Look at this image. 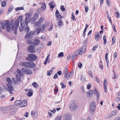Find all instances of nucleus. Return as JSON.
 Masks as SVG:
<instances>
[{
    "label": "nucleus",
    "instance_id": "40",
    "mask_svg": "<svg viewBox=\"0 0 120 120\" xmlns=\"http://www.w3.org/2000/svg\"><path fill=\"white\" fill-rule=\"evenodd\" d=\"M68 68L66 66L65 67L64 71L65 74H68Z\"/></svg>",
    "mask_w": 120,
    "mask_h": 120
},
{
    "label": "nucleus",
    "instance_id": "33",
    "mask_svg": "<svg viewBox=\"0 0 120 120\" xmlns=\"http://www.w3.org/2000/svg\"><path fill=\"white\" fill-rule=\"evenodd\" d=\"M98 33H97L96 35H95V40L97 41H98L99 40V38L98 36Z\"/></svg>",
    "mask_w": 120,
    "mask_h": 120
},
{
    "label": "nucleus",
    "instance_id": "51",
    "mask_svg": "<svg viewBox=\"0 0 120 120\" xmlns=\"http://www.w3.org/2000/svg\"><path fill=\"white\" fill-rule=\"evenodd\" d=\"M60 84L62 86V88L63 89H64L66 87V85H64L63 83H62L61 82L60 83Z\"/></svg>",
    "mask_w": 120,
    "mask_h": 120
},
{
    "label": "nucleus",
    "instance_id": "56",
    "mask_svg": "<svg viewBox=\"0 0 120 120\" xmlns=\"http://www.w3.org/2000/svg\"><path fill=\"white\" fill-rule=\"evenodd\" d=\"M106 2L108 6L110 4V0H106Z\"/></svg>",
    "mask_w": 120,
    "mask_h": 120
},
{
    "label": "nucleus",
    "instance_id": "25",
    "mask_svg": "<svg viewBox=\"0 0 120 120\" xmlns=\"http://www.w3.org/2000/svg\"><path fill=\"white\" fill-rule=\"evenodd\" d=\"M29 18H26L25 21V23L24 24L26 25V26H27L29 22L30 21V20H29Z\"/></svg>",
    "mask_w": 120,
    "mask_h": 120
},
{
    "label": "nucleus",
    "instance_id": "58",
    "mask_svg": "<svg viewBox=\"0 0 120 120\" xmlns=\"http://www.w3.org/2000/svg\"><path fill=\"white\" fill-rule=\"evenodd\" d=\"M115 15L116 16V17H117L118 18H119V14L118 12V11H116L115 13Z\"/></svg>",
    "mask_w": 120,
    "mask_h": 120
},
{
    "label": "nucleus",
    "instance_id": "11",
    "mask_svg": "<svg viewBox=\"0 0 120 120\" xmlns=\"http://www.w3.org/2000/svg\"><path fill=\"white\" fill-rule=\"evenodd\" d=\"M5 22L6 24V29L8 32H9L10 31V28H11L12 26L10 24H9V21L6 20L5 21Z\"/></svg>",
    "mask_w": 120,
    "mask_h": 120
},
{
    "label": "nucleus",
    "instance_id": "5",
    "mask_svg": "<svg viewBox=\"0 0 120 120\" xmlns=\"http://www.w3.org/2000/svg\"><path fill=\"white\" fill-rule=\"evenodd\" d=\"M95 103L94 101H92L91 103L90 106V110L91 113H93L95 109Z\"/></svg>",
    "mask_w": 120,
    "mask_h": 120
},
{
    "label": "nucleus",
    "instance_id": "21",
    "mask_svg": "<svg viewBox=\"0 0 120 120\" xmlns=\"http://www.w3.org/2000/svg\"><path fill=\"white\" fill-rule=\"evenodd\" d=\"M32 71L31 70L29 69H26L25 74H27L31 75L32 74Z\"/></svg>",
    "mask_w": 120,
    "mask_h": 120
},
{
    "label": "nucleus",
    "instance_id": "55",
    "mask_svg": "<svg viewBox=\"0 0 120 120\" xmlns=\"http://www.w3.org/2000/svg\"><path fill=\"white\" fill-rule=\"evenodd\" d=\"M25 15L26 16V18H30V15L29 14L26 13L25 14Z\"/></svg>",
    "mask_w": 120,
    "mask_h": 120
},
{
    "label": "nucleus",
    "instance_id": "43",
    "mask_svg": "<svg viewBox=\"0 0 120 120\" xmlns=\"http://www.w3.org/2000/svg\"><path fill=\"white\" fill-rule=\"evenodd\" d=\"M60 9L61 10L63 11H64L65 10V8L63 5H62L60 6Z\"/></svg>",
    "mask_w": 120,
    "mask_h": 120
},
{
    "label": "nucleus",
    "instance_id": "59",
    "mask_svg": "<svg viewBox=\"0 0 120 120\" xmlns=\"http://www.w3.org/2000/svg\"><path fill=\"white\" fill-rule=\"evenodd\" d=\"M41 8L44 10L46 9V4L45 3H44L43 5L41 7Z\"/></svg>",
    "mask_w": 120,
    "mask_h": 120
},
{
    "label": "nucleus",
    "instance_id": "28",
    "mask_svg": "<svg viewBox=\"0 0 120 120\" xmlns=\"http://www.w3.org/2000/svg\"><path fill=\"white\" fill-rule=\"evenodd\" d=\"M39 16L38 14V13H36L34 14L33 17H34L36 19H38L39 18Z\"/></svg>",
    "mask_w": 120,
    "mask_h": 120
},
{
    "label": "nucleus",
    "instance_id": "26",
    "mask_svg": "<svg viewBox=\"0 0 120 120\" xmlns=\"http://www.w3.org/2000/svg\"><path fill=\"white\" fill-rule=\"evenodd\" d=\"M21 102V101L18 100L16 101L15 102V104L16 105L18 106L19 105Z\"/></svg>",
    "mask_w": 120,
    "mask_h": 120
},
{
    "label": "nucleus",
    "instance_id": "7",
    "mask_svg": "<svg viewBox=\"0 0 120 120\" xmlns=\"http://www.w3.org/2000/svg\"><path fill=\"white\" fill-rule=\"evenodd\" d=\"M34 35V32L33 31H30L28 34L27 33H26V35L25 36V39H27L30 38H32Z\"/></svg>",
    "mask_w": 120,
    "mask_h": 120
},
{
    "label": "nucleus",
    "instance_id": "50",
    "mask_svg": "<svg viewBox=\"0 0 120 120\" xmlns=\"http://www.w3.org/2000/svg\"><path fill=\"white\" fill-rule=\"evenodd\" d=\"M98 45H96L94 46L92 49V50H93L94 52L98 48Z\"/></svg>",
    "mask_w": 120,
    "mask_h": 120
},
{
    "label": "nucleus",
    "instance_id": "2",
    "mask_svg": "<svg viewBox=\"0 0 120 120\" xmlns=\"http://www.w3.org/2000/svg\"><path fill=\"white\" fill-rule=\"evenodd\" d=\"M7 86L8 88L6 86H5L4 87V88L6 90V91L9 92L11 94H13V91L14 90V88L10 84H7Z\"/></svg>",
    "mask_w": 120,
    "mask_h": 120
},
{
    "label": "nucleus",
    "instance_id": "8",
    "mask_svg": "<svg viewBox=\"0 0 120 120\" xmlns=\"http://www.w3.org/2000/svg\"><path fill=\"white\" fill-rule=\"evenodd\" d=\"M34 45H31L29 46L27 49L28 52L31 53H34L35 52L34 48Z\"/></svg>",
    "mask_w": 120,
    "mask_h": 120
},
{
    "label": "nucleus",
    "instance_id": "20",
    "mask_svg": "<svg viewBox=\"0 0 120 120\" xmlns=\"http://www.w3.org/2000/svg\"><path fill=\"white\" fill-rule=\"evenodd\" d=\"M15 77L19 82H20L21 81V76L19 75H16Z\"/></svg>",
    "mask_w": 120,
    "mask_h": 120
},
{
    "label": "nucleus",
    "instance_id": "64",
    "mask_svg": "<svg viewBox=\"0 0 120 120\" xmlns=\"http://www.w3.org/2000/svg\"><path fill=\"white\" fill-rule=\"evenodd\" d=\"M53 26V24H52V25L50 26V28H49L48 30L49 31H50L52 30Z\"/></svg>",
    "mask_w": 120,
    "mask_h": 120
},
{
    "label": "nucleus",
    "instance_id": "53",
    "mask_svg": "<svg viewBox=\"0 0 120 120\" xmlns=\"http://www.w3.org/2000/svg\"><path fill=\"white\" fill-rule=\"evenodd\" d=\"M0 110L4 111L6 109V108L5 107H0Z\"/></svg>",
    "mask_w": 120,
    "mask_h": 120
},
{
    "label": "nucleus",
    "instance_id": "54",
    "mask_svg": "<svg viewBox=\"0 0 120 120\" xmlns=\"http://www.w3.org/2000/svg\"><path fill=\"white\" fill-rule=\"evenodd\" d=\"M12 81L15 83H17L16 79L15 78H13L12 79Z\"/></svg>",
    "mask_w": 120,
    "mask_h": 120
},
{
    "label": "nucleus",
    "instance_id": "22",
    "mask_svg": "<svg viewBox=\"0 0 120 120\" xmlns=\"http://www.w3.org/2000/svg\"><path fill=\"white\" fill-rule=\"evenodd\" d=\"M0 24L1 25L2 28L3 29H5L6 27V23L4 22H1Z\"/></svg>",
    "mask_w": 120,
    "mask_h": 120
},
{
    "label": "nucleus",
    "instance_id": "48",
    "mask_svg": "<svg viewBox=\"0 0 120 120\" xmlns=\"http://www.w3.org/2000/svg\"><path fill=\"white\" fill-rule=\"evenodd\" d=\"M91 83H89L87 84V88L88 90H89L90 89V87H91Z\"/></svg>",
    "mask_w": 120,
    "mask_h": 120
},
{
    "label": "nucleus",
    "instance_id": "34",
    "mask_svg": "<svg viewBox=\"0 0 120 120\" xmlns=\"http://www.w3.org/2000/svg\"><path fill=\"white\" fill-rule=\"evenodd\" d=\"M41 24V22L39 21L35 22L34 23V24L37 26H40Z\"/></svg>",
    "mask_w": 120,
    "mask_h": 120
},
{
    "label": "nucleus",
    "instance_id": "15",
    "mask_svg": "<svg viewBox=\"0 0 120 120\" xmlns=\"http://www.w3.org/2000/svg\"><path fill=\"white\" fill-rule=\"evenodd\" d=\"M94 90H91L88 91L87 93V95L90 98L93 95Z\"/></svg>",
    "mask_w": 120,
    "mask_h": 120
},
{
    "label": "nucleus",
    "instance_id": "12",
    "mask_svg": "<svg viewBox=\"0 0 120 120\" xmlns=\"http://www.w3.org/2000/svg\"><path fill=\"white\" fill-rule=\"evenodd\" d=\"M12 20L10 22V25L11 26H12V27H11V30L12 31H14V32L15 34V35H16L17 34V30H15V29L14 27V23H13V22H12L11 21H12Z\"/></svg>",
    "mask_w": 120,
    "mask_h": 120
},
{
    "label": "nucleus",
    "instance_id": "63",
    "mask_svg": "<svg viewBox=\"0 0 120 120\" xmlns=\"http://www.w3.org/2000/svg\"><path fill=\"white\" fill-rule=\"evenodd\" d=\"M116 101L117 102H119L120 101V98L119 97H116Z\"/></svg>",
    "mask_w": 120,
    "mask_h": 120
},
{
    "label": "nucleus",
    "instance_id": "14",
    "mask_svg": "<svg viewBox=\"0 0 120 120\" xmlns=\"http://www.w3.org/2000/svg\"><path fill=\"white\" fill-rule=\"evenodd\" d=\"M27 105V102L25 100H23L21 101L20 103V106L21 107H23L26 106Z\"/></svg>",
    "mask_w": 120,
    "mask_h": 120
},
{
    "label": "nucleus",
    "instance_id": "30",
    "mask_svg": "<svg viewBox=\"0 0 120 120\" xmlns=\"http://www.w3.org/2000/svg\"><path fill=\"white\" fill-rule=\"evenodd\" d=\"M6 5V2L4 1H2L1 2V5L2 7H5Z\"/></svg>",
    "mask_w": 120,
    "mask_h": 120
},
{
    "label": "nucleus",
    "instance_id": "29",
    "mask_svg": "<svg viewBox=\"0 0 120 120\" xmlns=\"http://www.w3.org/2000/svg\"><path fill=\"white\" fill-rule=\"evenodd\" d=\"M45 27V25H41V27L40 28L42 32L44 30Z\"/></svg>",
    "mask_w": 120,
    "mask_h": 120
},
{
    "label": "nucleus",
    "instance_id": "47",
    "mask_svg": "<svg viewBox=\"0 0 120 120\" xmlns=\"http://www.w3.org/2000/svg\"><path fill=\"white\" fill-rule=\"evenodd\" d=\"M78 67L80 68H81L82 66V64L81 62L79 63L78 64Z\"/></svg>",
    "mask_w": 120,
    "mask_h": 120
},
{
    "label": "nucleus",
    "instance_id": "37",
    "mask_svg": "<svg viewBox=\"0 0 120 120\" xmlns=\"http://www.w3.org/2000/svg\"><path fill=\"white\" fill-rule=\"evenodd\" d=\"M71 73H70L68 74L67 76V77H66V79H69L70 78H71L72 75V74H71Z\"/></svg>",
    "mask_w": 120,
    "mask_h": 120
},
{
    "label": "nucleus",
    "instance_id": "19",
    "mask_svg": "<svg viewBox=\"0 0 120 120\" xmlns=\"http://www.w3.org/2000/svg\"><path fill=\"white\" fill-rule=\"evenodd\" d=\"M56 20L59 21L58 22L57 24L59 27H60L62 25H63L61 19H56Z\"/></svg>",
    "mask_w": 120,
    "mask_h": 120
},
{
    "label": "nucleus",
    "instance_id": "49",
    "mask_svg": "<svg viewBox=\"0 0 120 120\" xmlns=\"http://www.w3.org/2000/svg\"><path fill=\"white\" fill-rule=\"evenodd\" d=\"M27 27L26 26L25 27V30H26L27 31V33H28L30 30V28L29 26H28L27 25Z\"/></svg>",
    "mask_w": 120,
    "mask_h": 120
},
{
    "label": "nucleus",
    "instance_id": "62",
    "mask_svg": "<svg viewBox=\"0 0 120 120\" xmlns=\"http://www.w3.org/2000/svg\"><path fill=\"white\" fill-rule=\"evenodd\" d=\"M57 73L59 75H61L62 74V72L61 71H59L57 72Z\"/></svg>",
    "mask_w": 120,
    "mask_h": 120
},
{
    "label": "nucleus",
    "instance_id": "61",
    "mask_svg": "<svg viewBox=\"0 0 120 120\" xmlns=\"http://www.w3.org/2000/svg\"><path fill=\"white\" fill-rule=\"evenodd\" d=\"M28 95L29 96H31L33 95V93L31 92H29L28 93Z\"/></svg>",
    "mask_w": 120,
    "mask_h": 120
},
{
    "label": "nucleus",
    "instance_id": "6",
    "mask_svg": "<svg viewBox=\"0 0 120 120\" xmlns=\"http://www.w3.org/2000/svg\"><path fill=\"white\" fill-rule=\"evenodd\" d=\"M78 108V106L75 103H71L69 107V109L72 111H74Z\"/></svg>",
    "mask_w": 120,
    "mask_h": 120
},
{
    "label": "nucleus",
    "instance_id": "9",
    "mask_svg": "<svg viewBox=\"0 0 120 120\" xmlns=\"http://www.w3.org/2000/svg\"><path fill=\"white\" fill-rule=\"evenodd\" d=\"M64 120H71L72 118L70 113H66L63 116Z\"/></svg>",
    "mask_w": 120,
    "mask_h": 120
},
{
    "label": "nucleus",
    "instance_id": "52",
    "mask_svg": "<svg viewBox=\"0 0 120 120\" xmlns=\"http://www.w3.org/2000/svg\"><path fill=\"white\" fill-rule=\"evenodd\" d=\"M112 43L113 44H114L115 42V37H113L112 39Z\"/></svg>",
    "mask_w": 120,
    "mask_h": 120
},
{
    "label": "nucleus",
    "instance_id": "38",
    "mask_svg": "<svg viewBox=\"0 0 120 120\" xmlns=\"http://www.w3.org/2000/svg\"><path fill=\"white\" fill-rule=\"evenodd\" d=\"M7 81L9 83L8 84H10L11 82V79L9 77L6 78Z\"/></svg>",
    "mask_w": 120,
    "mask_h": 120
},
{
    "label": "nucleus",
    "instance_id": "16",
    "mask_svg": "<svg viewBox=\"0 0 120 120\" xmlns=\"http://www.w3.org/2000/svg\"><path fill=\"white\" fill-rule=\"evenodd\" d=\"M94 94H95L96 96H97V99L98 100L99 97V92L96 89H95V90L94 91Z\"/></svg>",
    "mask_w": 120,
    "mask_h": 120
},
{
    "label": "nucleus",
    "instance_id": "44",
    "mask_svg": "<svg viewBox=\"0 0 120 120\" xmlns=\"http://www.w3.org/2000/svg\"><path fill=\"white\" fill-rule=\"evenodd\" d=\"M13 7L12 6H11L9 8V10L8 11V12H10L12 10Z\"/></svg>",
    "mask_w": 120,
    "mask_h": 120
},
{
    "label": "nucleus",
    "instance_id": "4",
    "mask_svg": "<svg viewBox=\"0 0 120 120\" xmlns=\"http://www.w3.org/2000/svg\"><path fill=\"white\" fill-rule=\"evenodd\" d=\"M22 19V16H20L18 17L17 20H15V27L14 28L15 30H17V27H19V22L20 21V23H21Z\"/></svg>",
    "mask_w": 120,
    "mask_h": 120
},
{
    "label": "nucleus",
    "instance_id": "3",
    "mask_svg": "<svg viewBox=\"0 0 120 120\" xmlns=\"http://www.w3.org/2000/svg\"><path fill=\"white\" fill-rule=\"evenodd\" d=\"M37 58V56L35 54H30L28 55V57L26 58V59L27 61H31L35 60Z\"/></svg>",
    "mask_w": 120,
    "mask_h": 120
},
{
    "label": "nucleus",
    "instance_id": "36",
    "mask_svg": "<svg viewBox=\"0 0 120 120\" xmlns=\"http://www.w3.org/2000/svg\"><path fill=\"white\" fill-rule=\"evenodd\" d=\"M117 110H114L112 112L111 114L113 116L117 114Z\"/></svg>",
    "mask_w": 120,
    "mask_h": 120
},
{
    "label": "nucleus",
    "instance_id": "35",
    "mask_svg": "<svg viewBox=\"0 0 120 120\" xmlns=\"http://www.w3.org/2000/svg\"><path fill=\"white\" fill-rule=\"evenodd\" d=\"M77 56V54H75V53H74L72 56V60H73L76 57V56Z\"/></svg>",
    "mask_w": 120,
    "mask_h": 120
},
{
    "label": "nucleus",
    "instance_id": "46",
    "mask_svg": "<svg viewBox=\"0 0 120 120\" xmlns=\"http://www.w3.org/2000/svg\"><path fill=\"white\" fill-rule=\"evenodd\" d=\"M17 72L19 74L18 75H22V73L21 70L19 69H18L17 70Z\"/></svg>",
    "mask_w": 120,
    "mask_h": 120
},
{
    "label": "nucleus",
    "instance_id": "45",
    "mask_svg": "<svg viewBox=\"0 0 120 120\" xmlns=\"http://www.w3.org/2000/svg\"><path fill=\"white\" fill-rule=\"evenodd\" d=\"M64 56V54L63 52H61L59 53L58 55V56L59 57H63Z\"/></svg>",
    "mask_w": 120,
    "mask_h": 120
},
{
    "label": "nucleus",
    "instance_id": "27",
    "mask_svg": "<svg viewBox=\"0 0 120 120\" xmlns=\"http://www.w3.org/2000/svg\"><path fill=\"white\" fill-rule=\"evenodd\" d=\"M82 52L81 50L80 49L79 50H77L76 51L75 53L76 54H77V55L78 54L79 55H81L83 54V53H82Z\"/></svg>",
    "mask_w": 120,
    "mask_h": 120
},
{
    "label": "nucleus",
    "instance_id": "17",
    "mask_svg": "<svg viewBox=\"0 0 120 120\" xmlns=\"http://www.w3.org/2000/svg\"><path fill=\"white\" fill-rule=\"evenodd\" d=\"M25 25L24 24V23L21 22V26L19 27V31L21 32H22L23 30L25 29L24 27Z\"/></svg>",
    "mask_w": 120,
    "mask_h": 120
},
{
    "label": "nucleus",
    "instance_id": "1",
    "mask_svg": "<svg viewBox=\"0 0 120 120\" xmlns=\"http://www.w3.org/2000/svg\"><path fill=\"white\" fill-rule=\"evenodd\" d=\"M21 65L29 68H34L35 66V64L33 62L30 63L28 62L24 61L20 63Z\"/></svg>",
    "mask_w": 120,
    "mask_h": 120
},
{
    "label": "nucleus",
    "instance_id": "42",
    "mask_svg": "<svg viewBox=\"0 0 120 120\" xmlns=\"http://www.w3.org/2000/svg\"><path fill=\"white\" fill-rule=\"evenodd\" d=\"M52 70H49L47 72V75L48 76L50 75L51 74H52Z\"/></svg>",
    "mask_w": 120,
    "mask_h": 120
},
{
    "label": "nucleus",
    "instance_id": "13",
    "mask_svg": "<svg viewBox=\"0 0 120 120\" xmlns=\"http://www.w3.org/2000/svg\"><path fill=\"white\" fill-rule=\"evenodd\" d=\"M104 88L105 92H106L107 91V81L106 79H105L104 81Z\"/></svg>",
    "mask_w": 120,
    "mask_h": 120
},
{
    "label": "nucleus",
    "instance_id": "24",
    "mask_svg": "<svg viewBox=\"0 0 120 120\" xmlns=\"http://www.w3.org/2000/svg\"><path fill=\"white\" fill-rule=\"evenodd\" d=\"M32 40V38H28V40L27 41V43L29 44H32L33 42L31 41Z\"/></svg>",
    "mask_w": 120,
    "mask_h": 120
},
{
    "label": "nucleus",
    "instance_id": "31",
    "mask_svg": "<svg viewBox=\"0 0 120 120\" xmlns=\"http://www.w3.org/2000/svg\"><path fill=\"white\" fill-rule=\"evenodd\" d=\"M36 19L34 18V17H32L30 18V21L32 23H34Z\"/></svg>",
    "mask_w": 120,
    "mask_h": 120
},
{
    "label": "nucleus",
    "instance_id": "60",
    "mask_svg": "<svg viewBox=\"0 0 120 120\" xmlns=\"http://www.w3.org/2000/svg\"><path fill=\"white\" fill-rule=\"evenodd\" d=\"M26 68H23L22 69V71L23 72L25 73L26 72Z\"/></svg>",
    "mask_w": 120,
    "mask_h": 120
},
{
    "label": "nucleus",
    "instance_id": "57",
    "mask_svg": "<svg viewBox=\"0 0 120 120\" xmlns=\"http://www.w3.org/2000/svg\"><path fill=\"white\" fill-rule=\"evenodd\" d=\"M85 11L86 12H87L88 10V7L87 6H85Z\"/></svg>",
    "mask_w": 120,
    "mask_h": 120
},
{
    "label": "nucleus",
    "instance_id": "32",
    "mask_svg": "<svg viewBox=\"0 0 120 120\" xmlns=\"http://www.w3.org/2000/svg\"><path fill=\"white\" fill-rule=\"evenodd\" d=\"M24 8L23 7H20L16 8H15V10L16 11H18L20 10H24Z\"/></svg>",
    "mask_w": 120,
    "mask_h": 120
},
{
    "label": "nucleus",
    "instance_id": "18",
    "mask_svg": "<svg viewBox=\"0 0 120 120\" xmlns=\"http://www.w3.org/2000/svg\"><path fill=\"white\" fill-rule=\"evenodd\" d=\"M33 45L35 46L38 45L40 43V41L38 39H35L34 41Z\"/></svg>",
    "mask_w": 120,
    "mask_h": 120
},
{
    "label": "nucleus",
    "instance_id": "10",
    "mask_svg": "<svg viewBox=\"0 0 120 120\" xmlns=\"http://www.w3.org/2000/svg\"><path fill=\"white\" fill-rule=\"evenodd\" d=\"M55 15L57 19H62V16L57 10H56V11Z\"/></svg>",
    "mask_w": 120,
    "mask_h": 120
},
{
    "label": "nucleus",
    "instance_id": "41",
    "mask_svg": "<svg viewBox=\"0 0 120 120\" xmlns=\"http://www.w3.org/2000/svg\"><path fill=\"white\" fill-rule=\"evenodd\" d=\"M33 86L35 88H37L38 86V84L36 82H34L32 84Z\"/></svg>",
    "mask_w": 120,
    "mask_h": 120
},
{
    "label": "nucleus",
    "instance_id": "23",
    "mask_svg": "<svg viewBox=\"0 0 120 120\" xmlns=\"http://www.w3.org/2000/svg\"><path fill=\"white\" fill-rule=\"evenodd\" d=\"M86 48V45H85L82 47L81 49H80L82 52V53H83V54L84 53L85 51Z\"/></svg>",
    "mask_w": 120,
    "mask_h": 120
},
{
    "label": "nucleus",
    "instance_id": "39",
    "mask_svg": "<svg viewBox=\"0 0 120 120\" xmlns=\"http://www.w3.org/2000/svg\"><path fill=\"white\" fill-rule=\"evenodd\" d=\"M103 40L104 41V44L105 45L106 42V37L105 36H104L103 37Z\"/></svg>",
    "mask_w": 120,
    "mask_h": 120
}]
</instances>
